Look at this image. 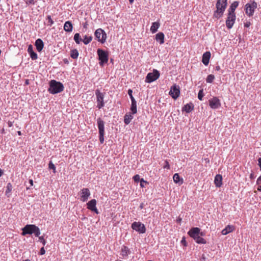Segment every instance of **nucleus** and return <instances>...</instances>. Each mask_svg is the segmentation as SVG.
I'll use <instances>...</instances> for the list:
<instances>
[{"mask_svg": "<svg viewBox=\"0 0 261 261\" xmlns=\"http://www.w3.org/2000/svg\"><path fill=\"white\" fill-rule=\"evenodd\" d=\"M188 234L198 244H205L206 243V241L202 238L205 236V233L201 231V229L198 227L192 228L188 232Z\"/></svg>", "mask_w": 261, "mask_h": 261, "instance_id": "nucleus-1", "label": "nucleus"}, {"mask_svg": "<svg viewBox=\"0 0 261 261\" xmlns=\"http://www.w3.org/2000/svg\"><path fill=\"white\" fill-rule=\"evenodd\" d=\"M63 90L64 86L62 83L55 80H51L50 81L49 87L48 89L50 93L55 94L61 92Z\"/></svg>", "mask_w": 261, "mask_h": 261, "instance_id": "nucleus-2", "label": "nucleus"}, {"mask_svg": "<svg viewBox=\"0 0 261 261\" xmlns=\"http://www.w3.org/2000/svg\"><path fill=\"white\" fill-rule=\"evenodd\" d=\"M98 56V59L99 60V65L103 66L105 64H106L109 60V54L108 51H105L102 49L98 48L97 51Z\"/></svg>", "mask_w": 261, "mask_h": 261, "instance_id": "nucleus-3", "label": "nucleus"}, {"mask_svg": "<svg viewBox=\"0 0 261 261\" xmlns=\"http://www.w3.org/2000/svg\"><path fill=\"white\" fill-rule=\"evenodd\" d=\"M227 5V0H218L216 4V13L220 15H222L224 12Z\"/></svg>", "mask_w": 261, "mask_h": 261, "instance_id": "nucleus-4", "label": "nucleus"}, {"mask_svg": "<svg viewBox=\"0 0 261 261\" xmlns=\"http://www.w3.org/2000/svg\"><path fill=\"white\" fill-rule=\"evenodd\" d=\"M97 126L99 130V141L101 144H102L105 140V122L100 118L97 119Z\"/></svg>", "mask_w": 261, "mask_h": 261, "instance_id": "nucleus-5", "label": "nucleus"}, {"mask_svg": "<svg viewBox=\"0 0 261 261\" xmlns=\"http://www.w3.org/2000/svg\"><path fill=\"white\" fill-rule=\"evenodd\" d=\"M95 36L97 40L103 43L106 42L107 39V34L106 32L101 29H97L94 33Z\"/></svg>", "mask_w": 261, "mask_h": 261, "instance_id": "nucleus-6", "label": "nucleus"}, {"mask_svg": "<svg viewBox=\"0 0 261 261\" xmlns=\"http://www.w3.org/2000/svg\"><path fill=\"white\" fill-rule=\"evenodd\" d=\"M160 73L156 69H154L153 72L148 73L146 77L145 82L147 83H151L159 78Z\"/></svg>", "mask_w": 261, "mask_h": 261, "instance_id": "nucleus-7", "label": "nucleus"}, {"mask_svg": "<svg viewBox=\"0 0 261 261\" xmlns=\"http://www.w3.org/2000/svg\"><path fill=\"white\" fill-rule=\"evenodd\" d=\"M95 95L97 102V107L100 109L104 106V93L100 92L99 89H96L95 90Z\"/></svg>", "mask_w": 261, "mask_h": 261, "instance_id": "nucleus-8", "label": "nucleus"}, {"mask_svg": "<svg viewBox=\"0 0 261 261\" xmlns=\"http://www.w3.org/2000/svg\"><path fill=\"white\" fill-rule=\"evenodd\" d=\"M132 228L136 231L141 233H144L146 232L145 225L140 222H134L132 224Z\"/></svg>", "mask_w": 261, "mask_h": 261, "instance_id": "nucleus-9", "label": "nucleus"}, {"mask_svg": "<svg viewBox=\"0 0 261 261\" xmlns=\"http://www.w3.org/2000/svg\"><path fill=\"white\" fill-rule=\"evenodd\" d=\"M245 7L246 14L249 15H252L254 12V9L257 8V3L255 2L247 3Z\"/></svg>", "mask_w": 261, "mask_h": 261, "instance_id": "nucleus-10", "label": "nucleus"}, {"mask_svg": "<svg viewBox=\"0 0 261 261\" xmlns=\"http://www.w3.org/2000/svg\"><path fill=\"white\" fill-rule=\"evenodd\" d=\"M169 94L173 99H177L180 94L179 88L176 85L172 86Z\"/></svg>", "mask_w": 261, "mask_h": 261, "instance_id": "nucleus-11", "label": "nucleus"}, {"mask_svg": "<svg viewBox=\"0 0 261 261\" xmlns=\"http://www.w3.org/2000/svg\"><path fill=\"white\" fill-rule=\"evenodd\" d=\"M209 105L213 109H216L221 106V102L219 99L217 97H214L209 100Z\"/></svg>", "mask_w": 261, "mask_h": 261, "instance_id": "nucleus-12", "label": "nucleus"}, {"mask_svg": "<svg viewBox=\"0 0 261 261\" xmlns=\"http://www.w3.org/2000/svg\"><path fill=\"white\" fill-rule=\"evenodd\" d=\"M35 225L28 224L25 225L22 229V235L25 236L26 234H32L34 231Z\"/></svg>", "mask_w": 261, "mask_h": 261, "instance_id": "nucleus-13", "label": "nucleus"}, {"mask_svg": "<svg viewBox=\"0 0 261 261\" xmlns=\"http://www.w3.org/2000/svg\"><path fill=\"white\" fill-rule=\"evenodd\" d=\"M239 4V3L238 1H234L231 4L228 10V16H236L234 11L238 7Z\"/></svg>", "mask_w": 261, "mask_h": 261, "instance_id": "nucleus-14", "label": "nucleus"}, {"mask_svg": "<svg viewBox=\"0 0 261 261\" xmlns=\"http://www.w3.org/2000/svg\"><path fill=\"white\" fill-rule=\"evenodd\" d=\"M81 200L85 202L88 200L90 195V192L88 188H83L81 190Z\"/></svg>", "mask_w": 261, "mask_h": 261, "instance_id": "nucleus-15", "label": "nucleus"}, {"mask_svg": "<svg viewBox=\"0 0 261 261\" xmlns=\"http://www.w3.org/2000/svg\"><path fill=\"white\" fill-rule=\"evenodd\" d=\"M211 58V53L210 51H206L203 54L202 62L205 65H207L209 63Z\"/></svg>", "mask_w": 261, "mask_h": 261, "instance_id": "nucleus-16", "label": "nucleus"}, {"mask_svg": "<svg viewBox=\"0 0 261 261\" xmlns=\"http://www.w3.org/2000/svg\"><path fill=\"white\" fill-rule=\"evenodd\" d=\"M28 52L29 54L31 59L33 60L38 58L37 54L33 50V47L32 45H29L28 48Z\"/></svg>", "mask_w": 261, "mask_h": 261, "instance_id": "nucleus-17", "label": "nucleus"}, {"mask_svg": "<svg viewBox=\"0 0 261 261\" xmlns=\"http://www.w3.org/2000/svg\"><path fill=\"white\" fill-rule=\"evenodd\" d=\"M38 51L40 52L43 48L44 43L41 39H37L35 44Z\"/></svg>", "mask_w": 261, "mask_h": 261, "instance_id": "nucleus-18", "label": "nucleus"}, {"mask_svg": "<svg viewBox=\"0 0 261 261\" xmlns=\"http://www.w3.org/2000/svg\"><path fill=\"white\" fill-rule=\"evenodd\" d=\"M222 176L220 174H217L215 177L214 182L217 187H220L222 185Z\"/></svg>", "mask_w": 261, "mask_h": 261, "instance_id": "nucleus-19", "label": "nucleus"}, {"mask_svg": "<svg viewBox=\"0 0 261 261\" xmlns=\"http://www.w3.org/2000/svg\"><path fill=\"white\" fill-rule=\"evenodd\" d=\"M155 40L160 42V44L164 43V34L162 32H159L155 35Z\"/></svg>", "mask_w": 261, "mask_h": 261, "instance_id": "nucleus-20", "label": "nucleus"}, {"mask_svg": "<svg viewBox=\"0 0 261 261\" xmlns=\"http://www.w3.org/2000/svg\"><path fill=\"white\" fill-rule=\"evenodd\" d=\"M236 20V17H227V19L226 21V25L228 29H231Z\"/></svg>", "mask_w": 261, "mask_h": 261, "instance_id": "nucleus-21", "label": "nucleus"}, {"mask_svg": "<svg viewBox=\"0 0 261 261\" xmlns=\"http://www.w3.org/2000/svg\"><path fill=\"white\" fill-rule=\"evenodd\" d=\"M194 109V105L192 103L190 102L185 105L182 108V111H185L187 113L191 112Z\"/></svg>", "mask_w": 261, "mask_h": 261, "instance_id": "nucleus-22", "label": "nucleus"}, {"mask_svg": "<svg viewBox=\"0 0 261 261\" xmlns=\"http://www.w3.org/2000/svg\"><path fill=\"white\" fill-rule=\"evenodd\" d=\"M72 24L69 21H67L65 22L64 25V29L67 32H70L72 30Z\"/></svg>", "mask_w": 261, "mask_h": 261, "instance_id": "nucleus-23", "label": "nucleus"}, {"mask_svg": "<svg viewBox=\"0 0 261 261\" xmlns=\"http://www.w3.org/2000/svg\"><path fill=\"white\" fill-rule=\"evenodd\" d=\"M234 230V227L231 225H227L224 229L222 230V234L223 235H226L228 233L233 231Z\"/></svg>", "mask_w": 261, "mask_h": 261, "instance_id": "nucleus-24", "label": "nucleus"}, {"mask_svg": "<svg viewBox=\"0 0 261 261\" xmlns=\"http://www.w3.org/2000/svg\"><path fill=\"white\" fill-rule=\"evenodd\" d=\"M160 26V23L159 21L153 22L150 28V31L151 32V33H155V32H156Z\"/></svg>", "mask_w": 261, "mask_h": 261, "instance_id": "nucleus-25", "label": "nucleus"}, {"mask_svg": "<svg viewBox=\"0 0 261 261\" xmlns=\"http://www.w3.org/2000/svg\"><path fill=\"white\" fill-rule=\"evenodd\" d=\"M87 208L92 211L93 208H94L96 207V200L95 199H92L87 203Z\"/></svg>", "mask_w": 261, "mask_h": 261, "instance_id": "nucleus-26", "label": "nucleus"}, {"mask_svg": "<svg viewBox=\"0 0 261 261\" xmlns=\"http://www.w3.org/2000/svg\"><path fill=\"white\" fill-rule=\"evenodd\" d=\"M133 119V116L130 113L126 114L124 117V122L125 124H128Z\"/></svg>", "mask_w": 261, "mask_h": 261, "instance_id": "nucleus-27", "label": "nucleus"}, {"mask_svg": "<svg viewBox=\"0 0 261 261\" xmlns=\"http://www.w3.org/2000/svg\"><path fill=\"white\" fill-rule=\"evenodd\" d=\"M130 111L132 112V114H135L137 113V101H132L131 107H130Z\"/></svg>", "mask_w": 261, "mask_h": 261, "instance_id": "nucleus-28", "label": "nucleus"}, {"mask_svg": "<svg viewBox=\"0 0 261 261\" xmlns=\"http://www.w3.org/2000/svg\"><path fill=\"white\" fill-rule=\"evenodd\" d=\"M173 178L174 181L175 183H179L180 181H181L180 184H182V182H183L182 178L180 179V176L178 173L174 174V175H173Z\"/></svg>", "mask_w": 261, "mask_h": 261, "instance_id": "nucleus-29", "label": "nucleus"}, {"mask_svg": "<svg viewBox=\"0 0 261 261\" xmlns=\"http://www.w3.org/2000/svg\"><path fill=\"white\" fill-rule=\"evenodd\" d=\"M71 57L73 59H76L79 56V52L77 49H74L71 50Z\"/></svg>", "mask_w": 261, "mask_h": 261, "instance_id": "nucleus-30", "label": "nucleus"}, {"mask_svg": "<svg viewBox=\"0 0 261 261\" xmlns=\"http://www.w3.org/2000/svg\"><path fill=\"white\" fill-rule=\"evenodd\" d=\"M44 23L48 26H51L54 23V21L51 19V17H46Z\"/></svg>", "mask_w": 261, "mask_h": 261, "instance_id": "nucleus-31", "label": "nucleus"}, {"mask_svg": "<svg viewBox=\"0 0 261 261\" xmlns=\"http://www.w3.org/2000/svg\"><path fill=\"white\" fill-rule=\"evenodd\" d=\"M214 79H215L214 75L210 74L207 76V77L206 79V81L208 83H212L213 82Z\"/></svg>", "mask_w": 261, "mask_h": 261, "instance_id": "nucleus-32", "label": "nucleus"}, {"mask_svg": "<svg viewBox=\"0 0 261 261\" xmlns=\"http://www.w3.org/2000/svg\"><path fill=\"white\" fill-rule=\"evenodd\" d=\"M74 40L77 44H80L82 39L80 37V35L79 33H76L74 36Z\"/></svg>", "mask_w": 261, "mask_h": 261, "instance_id": "nucleus-33", "label": "nucleus"}, {"mask_svg": "<svg viewBox=\"0 0 261 261\" xmlns=\"http://www.w3.org/2000/svg\"><path fill=\"white\" fill-rule=\"evenodd\" d=\"M92 37L85 36L83 41L85 44H88L92 40Z\"/></svg>", "mask_w": 261, "mask_h": 261, "instance_id": "nucleus-34", "label": "nucleus"}, {"mask_svg": "<svg viewBox=\"0 0 261 261\" xmlns=\"http://www.w3.org/2000/svg\"><path fill=\"white\" fill-rule=\"evenodd\" d=\"M34 229H34L33 233H34V234L36 237H39V235L40 234V231L39 228H38V227H37L35 225Z\"/></svg>", "mask_w": 261, "mask_h": 261, "instance_id": "nucleus-35", "label": "nucleus"}, {"mask_svg": "<svg viewBox=\"0 0 261 261\" xmlns=\"http://www.w3.org/2000/svg\"><path fill=\"white\" fill-rule=\"evenodd\" d=\"M204 96V94H203V90L202 89L201 90H199V92H198V98L200 100H202V98Z\"/></svg>", "mask_w": 261, "mask_h": 261, "instance_id": "nucleus-36", "label": "nucleus"}, {"mask_svg": "<svg viewBox=\"0 0 261 261\" xmlns=\"http://www.w3.org/2000/svg\"><path fill=\"white\" fill-rule=\"evenodd\" d=\"M48 168L50 169H53L54 173H55L56 172V167H55V165L51 161L49 162V163Z\"/></svg>", "mask_w": 261, "mask_h": 261, "instance_id": "nucleus-37", "label": "nucleus"}, {"mask_svg": "<svg viewBox=\"0 0 261 261\" xmlns=\"http://www.w3.org/2000/svg\"><path fill=\"white\" fill-rule=\"evenodd\" d=\"M12 189V186L10 183H8L7 186V190L6 191V194H7L8 193L10 192Z\"/></svg>", "mask_w": 261, "mask_h": 261, "instance_id": "nucleus-38", "label": "nucleus"}, {"mask_svg": "<svg viewBox=\"0 0 261 261\" xmlns=\"http://www.w3.org/2000/svg\"><path fill=\"white\" fill-rule=\"evenodd\" d=\"M163 168L164 169H170L169 163L167 160H166L165 161V165L163 166Z\"/></svg>", "mask_w": 261, "mask_h": 261, "instance_id": "nucleus-39", "label": "nucleus"}, {"mask_svg": "<svg viewBox=\"0 0 261 261\" xmlns=\"http://www.w3.org/2000/svg\"><path fill=\"white\" fill-rule=\"evenodd\" d=\"M181 244L184 246H187L188 244L186 241V238L185 237H182V240H181Z\"/></svg>", "mask_w": 261, "mask_h": 261, "instance_id": "nucleus-40", "label": "nucleus"}, {"mask_svg": "<svg viewBox=\"0 0 261 261\" xmlns=\"http://www.w3.org/2000/svg\"><path fill=\"white\" fill-rule=\"evenodd\" d=\"M133 179H134V181L137 182H138L139 181H140L141 180L140 176L138 174L135 175L133 177Z\"/></svg>", "mask_w": 261, "mask_h": 261, "instance_id": "nucleus-41", "label": "nucleus"}, {"mask_svg": "<svg viewBox=\"0 0 261 261\" xmlns=\"http://www.w3.org/2000/svg\"><path fill=\"white\" fill-rule=\"evenodd\" d=\"M39 240L43 244V245H45L46 244V241L44 239L43 236L39 237Z\"/></svg>", "mask_w": 261, "mask_h": 261, "instance_id": "nucleus-42", "label": "nucleus"}, {"mask_svg": "<svg viewBox=\"0 0 261 261\" xmlns=\"http://www.w3.org/2000/svg\"><path fill=\"white\" fill-rule=\"evenodd\" d=\"M26 3L28 5H34L35 1L34 0H26Z\"/></svg>", "mask_w": 261, "mask_h": 261, "instance_id": "nucleus-43", "label": "nucleus"}, {"mask_svg": "<svg viewBox=\"0 0 261 261\" xmlns=\"http://www.w3.org/2000/svg\"><path fill=\"white\" fill-rule=\"evenodd\" d=\"M140 181V186H141V187H144V186L143 185V183H147V181L144 180L143 178H141Z\"/></svg>", "mask_w": 261, "mask_h": 261, "instance_id": "nucleus-44", "label": "nucleus"}, {"mask_svg": "<svg viewBox=\"0 0 261 261\" xmlns=\"http://www.w3.org/2000/svg\"><path fill=\"white\" fill-rule=\"evenodd\" d=\"M45 253V250L44 248V247H42L40 250V255H43Z\"/></svg>", "mask_w": 261, "mask_h": 261, "instance_id": "nucleus-45", "label": "nucleus"}, {"mask_svg": "<svg viewBox=\"0 0 261 261\" xmlns=\"http://www.w3.org/2000/svg\"><path fill=\"white\" fill-rule=\"evenodd\" d=\"M256 184L257 185L261 184V175L257 178Z\"/></svg>", "mask_w": 261, "mask_h": 261, "instance_id": "nucleus-46", "label": "nucleus"}, {"mask_svg": "<svg viewBox=\"0 0 261 261\" xmlns=\"http://www.w3.org/2000/svg\"><path fill=\"white\" fill-rule=\"evenodd\" d=\"M251 23L250 22H246L244 23V26L246 28H248L250 25Z\"/></svg>", "mask_w": 261, "mask_h": 261, "instance_id": "nucleus-47", "label": "nucleus"}, {"mask_svg": "<svg viewBox=\"0 0 261 261\" xmlns=\"http://www.w3.org/2000/svg\"><path fill=\"white\" fill-rule=\"evenodd\" d=\"M91 211L95 212L97 214L99 213L96 207H95L94 208H93V210Z\"/></svg>", "mask_w": 261, "mask_h": 261, "instance_id": "nucleus-48", "label": "nucleus"}, {"mask_svg": "<svg viewBox=\"0 0 261 261\" xmlns=\"http://www.w3.org/2000/svg\"><path fill=\"white\" fill-rule=\"evenodd\" d=\"M8 125L9 127H12L13 126V122L11 121H9L8 122Z\"/></svg>", "mask_w": 261, "mask_h": 261, "instance_id": "nucleus-49", "label": "nucleus"}, {"mask_svg": "<svg viewBox=\"0 0 261 261\" xmlns=\"http://www.w3.org/2000/svg\"><path fill=\"white\" fill-rule=\"evenodd\" d=\"M128 94L129 96L133 95V90L130 89H128Z\"/></svg>", "mask_w": 261, "mask_h": 261, "instance_id": "nucleus-50", "label": "nucleus"}, {"mask_svg": "<svg viewBox=\"0 0 261 261\" xmlns=\"http://www.w3.org/2000/svg\"><path fill=\"white\" fill-rule=\"evenodd\" d=\"M29 184H30V186H33V180L32 179H29Z\"/></svg>", "mask_w": 261, "mask_h": 261, "instance_id": "nucleus-51", "label": "nucleus"}, {"mask_svg": "<svg viewBox=\"0 0 261 261\" xmlns=\"http://www.w3.org/2000/svg\"><path fill=\"white\" fill-rule=\"evenodd\" d=\"M129 97H130V99H131V102H132V101H135V100H135V98L133 97V95H130V96H129Z\"/></svg>", "mask_w": 261, "mask_h": 261, "instance_id": "nucleus-52", "label": "nucleus"}, {"mask_svg": "<svg viewBox=\"0 0 261 261\" xmlns=\"http://www.w3.org/2000/svg\"><path fill=\"white\" fill-rule=\"evenodd\" d=\"M215 70H216V71H219V70H220V66H216L215 67Z\"/></svg>", "mask_w": 261, "mask_h": 261, "instance_id": "nucleus-53", "label": "nucleus"}, {"mask_svg": "<svg viewBox=\"0 0 261 261\" xmlns=\"http://www.w3.org/2000/svg\"><path fill=\"white\" fill-rule=\"evenodd\" d=\"M205 258H206V257H205V255L204 254H202L201 259L202 260L204 261L205 260Z\"/></svg>", "mask_w": 261, "mask_h": 261, "instance_id": "nucleus-54", "label": "nucleus"}, {"mask_svg": "<svg viewBox=\"0 0 261 261\" xmlns=\"http://www.w3.org/2000/svg\"><path fill=\"white\" fill-rule=\"evenodd\" d=\"M250 178L251 179H253L254 178V174L253 173H251L250 175Z\"/></svg>", "mask_w": 261, "mask_h": 261, "instance_id": "nucleus-55", "label": "nucleus"}, {"mask_svg": "<svg viewBox=\"0 0 261 261\" xmlns=\"http://www.w3.org/2000/svg\"><path fill=\"white\" fill-rule=\"evenodd\" d=\"M25 84L26 85H29V80H25Z\"/></svg>", "mask_w": 261, "mask_h": 261, "instance_id": "nucleus-56", "label": "nucleus"}, {"mask_svg": "<svg viewBox=\"0 0 261 261\" xmlns=\"http://www.w3.org/2000/svg\"><path fill=\"white\" fill-rule=\"evenodd\" d=\"M257 190L261 192V186L258 187Z\"/></svg>", "mask_w": 261, "mask_h": 261, "instance_id": "nucleus-57", "label": "nucleus"}, {"mask_svg": "<svg viewBox=\"0 0 261 261\" xmlns=\"http://www.w3.org/2000/svg\"><path fill=\"white\" fill-rule=\"evenodd\" d=\"M3 173V170L0 169V177L2 175Z\"/></svg>", "mask_w": 261, "mask_h": 261, "instance_id": "nucleus-58", "label": "nucleus"}, {"mask_svg": "<svg viewBox=\"0 0 261 261\" xmlns=\"http://www.w3.org/2000/svg\"><path fill=\"white\" fill-rule=\"evenodd\" d=\"M134 0H129V2L130 4H132L134 2Z\"/></svg>", "mask_w": 261, "mask_h": 261, "instance_id": "nucleus-59", "label": "nucleus"}, {"mask_svg": "<svg viewBox=\"0 0 261 261\" xmlns=\"http://www.w3.org/2000/svg\"><path fill=\"white\" fill-rule=\"evenodd\" d=\"M140 208H143V203H142V204H141L140 205Z\"/></svg>", "mask_w": 261, "mask_h": 261, "instance_id": "nucleus-60", "label": "nucleus"}, {"mask_svg": "<svg viewBox=\"0 0 261 261\" xmlns=\"http://www.w3.org/2000/svg\"><path fill=\"white\" fill-rule=\"evenodd\" d=\"M205 161L206 162L208 163L209 162V160L208 159H205Z\"/></svg>", "mask_w": 261, "mask_h": 261, "instance_id": "nucleus-61", "label": "nucleus"}, {"mask_svg": "<svg viewBox=\"0 0 261 261\" xmlns=\"http://www.w3.org/2000/svg\"><path fill=\"white\" fill-rule=\"evenodd\" d=\"M18 134L19 135H21V132L20 131H18Z\"/></svg>", "mask_w": 261, "mask_h": 261, "instance_id": "nucleus-62", "label": "nucleus"}, {"mask_svg": "<svg viewBox=\"0 0 261 261\" xmlns=\"http://www.w3.org/2000/svg\"><path fill=\"white\" fill-rule=\"evenodd\" d=\"M23 261H31V260L30 259H25V260H24Z\"/></svg>", "mask_w": 261, "mask_h": 261, "instance_id": "nucleus-63", "label": "nucleus"}, {"mask_svg": "<svg viewBox=\"0 0 261 261\" xmlns=\"http://www.w3.org/2000/svg\"><path fill=\"white\" fill-rule=\"evenodd\" d=\"M4 132H5V130H4V129L3 128V129H2V133H4Z\"/></svg>", "mask_w": 261, "mask_h": 261, "instance_id": "nucleus-64", "label": "nucleus"}]
</instances>
